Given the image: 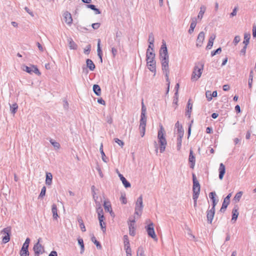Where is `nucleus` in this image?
I'll return each instance as SVG.
<instances>
[{
	"instance_id": "45",
	"label": "nucleus",
	"mask_w": 256,
	"mask_h": 256,
	"mask_svg": "<svg viewBox=\"0 0 256 256\" xmlns=\"http://www.w3.org/2000/svg\"><path fill=\"white\" fill-rule=\"evenodd\" d=\"M144 252L143 247L140 246L137 250V256H144Z\"/></svg>"
},
{
	"instance_id": "33",
	"label": "nucleus",
	"mask_w": 256,
	"mask_h": 256,
	"mask_svg": "<svg viewBox=\"0 0 256 256\" xmlns=\"http://www.w3.org/2000/svg\"><path fill=\"white\" fill-rule=\"evenodd\" d=\"M146 116H140V128H146Z\"/></svg>"
},
{
	"instance_id": "5",
	"label": "nucleus",
	"mask_w": 256,
	"mask_h": 256,
	"mask_svg": "<svg viewBox=\"0 0 256 256\" xmlns=\"http://www.w3.org/2000/svg\"><path fill=\"white\" fill-rule=\"evenodd\" d=\"M143 207L142 196L141 195L136 202L134 214L138 216L141 215Z\"/></svg>"
},
{
	"instance_id": "49",
	"label": "nucleus",
	"mask_w": 256,
	"mask_h": 256,
	"mask_svg": "<svg viewBox=\"0 0 256 256\" xmlns=\"http://www.w3.org/2000/svg\"><path fill=\"white\" fill-rule=\"evenodd\" d=\"M46 187L45 186H43L42 188L40 193L38 196V198H42L46 194Z\"/></svg>"
},
{
	"instance_id": "7",
	"label": "nucleus",
	"mask_w": 256,
	"mask_h": 256,
	"mask_svg": "<svg viewBox=\"0 0 256 256\" xmlns=\"http://www.w3.org/2000/svg\"><path fill=\"white\" fill-rule=\"evenodd\" d=\"M24 71L27 72L28 74H32V72L36 74L40 75V74L38 68L32 65V66L29 67L26 65H23L22 67Z\"/></svg>"
},
{
	"instance_id": "60",
	"label": "nucleus",
	"mask_w": 256,
	"mask_h": 256,
	"mask_svg": "<svg viewBox=\"0 0 256 256\" xmlns=\"http://www.w3.org/2000/svg\"><path fill=\"white\" fill-rule=\"evenodd\" d=\"M90 50V45H88L84 50V53L86 54H88Z\"/></svg>"
},
{
	"instance_id": "16",
	"label": "nucleus",
	"mask_w": 256,
	"mask_h": 256,
	"mask_svg": "<svg viewBox=\"0 0 256 256\" xmlns=\"http://www.w3.org/2000/svg\"><path fill=\"white\" fill-rule=\"evenodd\" d=\"M219 178L222 180L223 179L224 176L226 172V168L224 165L222 163H220L218 169Z\"/></svg>"
},
{
	"instance_id": "38",
	"label": "nucleus",
	"mask_w": 256,
	"mask_h": 256,
	"mask_svg": "<svg viewBox=\"0 0 256 256\" xmlns=\"http://www.w3.org/2000/svg\"><path fill=\"white\" fill-rule=\"evenodd\" d=\"M124 246L126 248L130 247V242L128 240V238L127 235H124Z\"/></svg>"
},
{
	"instance_id": "40",
	"label": "nucleus",
	"mask_w": 256,
	"mask_h": 256,
	"mask_svg": "<svg viewBox=\"0 0 256 256\" xmlns=\"http://www.w3.org/2000/svg\"><path fill=\"white\" fill-rule=\"evenodd\" d=\"M252 80H253V71L251 70L250 72V76H249V79H248V86L249 88H251L252 86Z\"/></svg>"
},
{
	"instance_id": "1",
	"label": "nucleus",
	"mask_w": 256,
	"mask_h": 256,
	"mask_svg": "<svg viewBox=\"0 0 256 256\" xmlns=\"http://www.w3.org/2000/svg\"><path fill=\"white\" fill-rule=\"evenodd\" d=\"M164 130L162 126H161L158 134V143L160 144V150L161 153L164 152L167 144V142L164 136Z\"/></svg>"
},
{
	"instance_id": "3",
	"label": "nucleus",
	"mask_w": 256,
	"mask_h": 256,
	"mask_svg": "<svg viewBox=\"0 0 256 256\" xmlns=\"http://www.w3.org/2000/svg\"><path fill=\"white\" fill-rule=\"evenodd\" d=\"M162 64V70H163L166 78V81L168 82V92L169 90V86H170V81L168 78V74H169V68H168V62L169 59L167 60H160Z\"/></svg>"
},
{
	"instance_id": "10",
	"label": "nucleus",
	"mask_w": 256,
	"mask_h": 256,
	"mask_svg": "<svg viewBox=\"0 0 256 256\" xmlns=\"http://www.w3.org/2000/svg\"><path fill=\"white\" fill-rule=\"evenodd\" d=\"M232 196L231 194H229L224 199V202L222 204V208L220 210L221 212H224L225 210L227 208L228 205L230 204V198Z\"/></svg>"
},
{
	"instance_id": "19",
	"label": "nucleus",
	"mask_w": 256,
	"mask_h": 256,
	"mask_svg": "<svg viewBox=\"0 0 256 256\" xmlns=\"http://www.w3.org/2000/svg\"><path fill=\"white\" fill-rule=\"evenodd\" d=\"M192 104L190 102V100H189L186 106V116H188V118L190 116V113L192 110Z\"/></svg>"
},
{
	"instance_id": "15",
	"label": "nucleus",
	"mask_w": 256,
	"mask_h": 256,
	"mask_svg": "<svg viewBox=\"0 0 256 256\" xmlns=\"http://www.w3.org/2000/svg\"><path fill=\"white\" fill-rule=\"evenodd\" d=\"M130 224H128V228H129V234L132 236H134L135 235V220L134 219L132 220H130Z\"/></svg>"
},
{
	"instance_id": "32",
	"label": "nucleus",
	"mask_w": 256,
	"mask_h": 256,
	"mask_svg": "<svg viewBox=\"0 0 256 256\" xmlns=\"http://www.w3.org/2000/svg\"><path fill=\"white\" fill-rule=\"evenodd\" d=\"M93 91L98 96H100L101 94V88L98 84H94L93 86Z\"/></svg>"
},
{
	"instance_id": "48",
	"label": "nucleus",
	"mask_w": 256,
	"mask_h": 256,
	"mask_svg": "<svg viewBox=\"0 0 256 256\" xmlns=\"http://www.w3.org/2000/svg\"><path fill=\"white\" fill-rule=\"evenodd\" d=\"M196 20H197L196 18H191V23L190 24V27H191L192 28H195V27L196 25Z\"/></svg>"
},
{
	"instance_id": "14",
	"label": "nucleus",
	"mask_w": 256,
	"mask_h": 256,
	"mask_svg": "<svg viewBox=\"0 0 256 256\" xmlns=\"http://www.w3.org/2000/svg\"><path fill=\"white\" fill-rule=\"evenodd\" d=\"M34 252L35 256H38L42 252V246L40 244V239L38 242L34 245Z\"/></svg>"
},
{
	"instance_id": "4",
	"label": "nucleus",
	"mask_w": 256,
	"mask_h": 256,
	"mask_svg": "<svg viewBox=\"0 0 256 256\" xmlns=\"http://www.w3.org/2000/svg\"><path fill=\"white\" fill-rule=\"evenodd\" d=\"M160 60H167L169 59L168 49L166 44L164 42H162V44L160 50Z\"/></svg>"
},
{
	"instance_id": "56",
	"label": "nucleus",
	"mask_w": 256,
	"mask_h": 256,
	"mask_svg": "<svg viewBox=\"0 0 256 256\" xmlns=\"http://www.w3.org/2000/svg\"><path fill=\"white\" fill-rule=\"evenodd\" d=\"M120 200L124 204H126L127 202L126 198V194H122L120 198Z\"/></svg>"
},
{
	"instance_id": "61",
	"label": "nucleus",
	"mask_w": 256,
	"mask_h": 256,
	"mask_svg": "<svg viewBox=\"0 0 256 256\" xmlns=\"http://www.w3.org/2000/svg\"><path fill=\"white\" fill-rule=\"evenodd\" d=\"M100 24L99 22L94 23L92 24V28L94 30H97L98 29L100 26Z\"/></svg>"
},
{
	"instance_id": "50",
	"label": "nucleus",
	"mask_w": 256,
	"mask_h": 256,
	"mask_svg": "<svg viewBox=\"0 0 256 256\" xmlns=\"http://www.w3.org/2000/svg\"><path fill=\"white\" fill-rule=\"evenodd\" d=\"M221 52H222V48H217L216 50H213L211 52V56H215L217 54H220Z\"/></svg>"
},
{
	"instance_id": "41",
	"label": "nucleus",
	"mask_w": 256,
	"mask_h": 256,
	"mask_svg": "<svg viewBox=\"0 0 256 256\" xmlns=\"http://www.w3.org/2000/svg\"><path fill=\"white\" fill-rule=\"evenodd\" d=\"M104 206L106 211L110 212V213L112 212V209L110 204L107 203L106 202H104Z\"/></svg>"
},
{
	"instance_id": "18",
	"label": "nucleus",
	"mask_w": 256,
	"mask_h": 256,
	"mask_svg": "<svg viewBox=\"0 0 256 256\" xmlns=\"http://www.w3.org/2000/svg\"><path fill=\"white\" fill-rule=\"evenodd\" d=\"M118 176L122 182V184L126 188L130 187V184L126 180V178L120 173L118 174Z\"/></svg>"
},
{
	"instance_id": "27",
	"label": "nucleus",
	"mask_w": 256,
	"mask_h": 256,
	"mask_svg": "<svg viewBox=\"0 0 256 256\" xmlns=\"http://www.w3.org/2000/svg\"><path fill=\"white\" fill-rule=\"evenodd\" d=\"M52 210L53 218L55 220H57L58 216V210H57V207H56V204H53L52 205Z\"/></svg>"
},
{
	"instance_id": "46",
	"label": "nucleus",
	"mask_w": 256,
	"mask_h": 256,
	"mask_svg": "<svg viewBox=\"0 0 256 256\" xmlns=\"http://www.w3.org/2000/svg\"><path fill=\"white\" fill-rule=\"evenodd\" d=\"M102 148H103V146H102V144L100 146V154H102V160L104 162H107V161L106 160V155L104 152Z\"/></svg>"
},
{
	"instance_id": "11",
	"label": "nucleus",
	"mask_w": 256,
	"mask_h": 256,
	"mask_svg": "<svg viewBox=\"0 0 256 256\" xmlns=\"http://www.w3.org/2000/svg\"><path fill=\"white\" fill-rule=\"evenodd\" d=\"M204 40V33L201 32L199 33L197 39L196 46L197 47H200L202 46Z\"/></svg>"
},
{
	"instance_id": "63",
	"label": "nucleus",
	"mask_w": 256,
	"mask_h": 256,
	"mask_svg": "<svg viewBox=\"0 0 256 256\" xmlns=\"http://www.w3.org/2000/svg\"><path fill=\"white\" fill-rule=\"evenodd\" d=\"M124 248L126 250L127 256H132V253H131L132 250H131L130 247H129L128 248Z\"/></svg>"
},
{
	"instance_id": "25",
	"label": "nucleus",
	"mask_w": 256,
	"mask_h": 256,
	"mask_svg": "<svg viewBox=\"0 0 256 256\" xmlns=\"http://www.w3.org/2000/svg\"><path fill=\"white\" fill-rule=\"evenodd\" d=\"M87 67L92 71L95 69V65L93 62L90 59H87L86 60Z\"/></svg>"
},
{
	"instance_id": "55",
	"label": "nucleus",
	"mask_w": 256,
	"mask_h": 256,
	"mask_svg": "<svg viewBox=\"0 0 256 256\" xmlns=\"http://www.w3.org/2000/svg\"><path fill=\"white\" fill-rule=\"evenodd\" d=\"M50 142L56 148L58 149L60 147V144L58 142H54L52 140H50Z\"/></svg>"
},
{
	"instance_id": "57",
	"label": "nucleus",
	"mask_w": 256,
	"mask_h": 256,
	"mask_svg": "<svg viewBox=\"0 0 256 256\" xmlns=\"http://www.w3.org/2000/svg\"><path fill=\"white\" fill-rule=\"evenodd\" d=\"M114 142H115L116 143H117V144H118L119 146H120L121 147H122V146H124V142L122 140H119V139H118V138H114Z\"/></svg>"
},
{
	"instance_id": "35",
	"label": "nucleus",
	"mask_w": 256,
	"mask_h": 256,
	"mask_svg": "<svg viewBox=\"0 0 256 256\" xmlns=\"http://www.w3.org/2000/svg\"><path fill=\"white\" fill-rule=\"evenodd\" d=\"M78 221L80 224V228L82 231L83 232H86V228H85V226H84V223L83 222L82 218L80 217H78Z\"/></svg>"
},
{
	"instance_id": "39",
	"label": "nucleus",
	"mask_w": 256,
	"mask_h": 256,
	"mask_svg": "<svg viewBox=\"0 0 256 256\" xmlns=\"http://www.w3.org/2000/svg\"><path fill=\"white\" fill-rule=\"evenodd\" d=\"M78 243L80 246V253L82 254L84 252V248L83 240L81 238H78Z\"/></svg>"
},
{
	"instance_id": "9",
	"label": "nucleus",
	"mask_w": 256,
	"mask_h": 256,
	"mask_svg": "<svg viewBox=\"0 0 256 256\" xmlns=\"http://www.w3.org/2000/svg\"><path fill=\"white\" fill-rule=\"evenodd\" d=\"M155 54L152 52H149V50H146V64L153 63L155 62Z\"/></svg>"
},
{
	"instance_id": "34",
	"label": "nucleus",
	"mask_w": 256,
	"mask_h": 256,
	"mask_svg": "<svg viewBox=\"0 0 256 256\" xmlns=\"http://www.w3.org/2000/svg\"><path fill=\"white\" fill-rule=\"evenodd\" d=\"M104 218H102V216H100V218H98L100 224L103 232H105L106 231V224L104 222Z\"/></svg>"
},
{
	"instance_id": "47",
	"label": "nucleus",
	"mask_w": 256,
	"mask_h": 256,
	"mask_svg": "<svg viewBox=\"0 0 256 256\" xmlns=\"http://www.w3.org/2000/svg\"><path fill=\"white\" fill-rule=\"evenodd\" d=\"M182 137H178L177 138V150H180L181 148Z\"/></svg>"
},
{
	"instance_id": "37",
	"label": "nucleus",
	"mask_w": 256,
	"mask_h": 256,
	"mask_svg": "<svg viewBox=\"0 0 256 256\" xmlns=\"http://www.w3.org/2000/svg\"><path fill=\"white\" fill-rule=\"evenodd\" d=\"M250 38V34L248 33H245L244 34V40L243 42V43L246 46H248V44H249V40Z\"/></svg>"
},
{
	"instance_id": "20",
	"label": "nucleus",
	"mask_w": 256,
	"mask_h": 256,
	"mask_svg": "<svg viewBox=\"0 0 256 256\" xmlns=\"http://www.w3.org/2000/svg\"><path fill=\"white\" fill-rule=\"evenodd\" d=\"M96 204H97V202H96ZM96 212L98 214V218L102 216V218H104L103 214V210L100 203L98 204H96Z\"/></svg>"
},
{
	"instance_id": "53",
	"label": "nucleus",
	"mask_w": 256,
	"mask_h": 256,
	"mask_svg": "<svg viewBox=\"0 0 256 256\" xmlns=\"http://www.w3.org/2000/svg\"><path fill=\"white\" fill-rule=\"evenodd\" d=\"M146 107L144 106V102H142V112H141L140 116H146Z\"/></svg>"
},
{
	"instance_id": "21",
	"label": "nucleus",
	"mask_w": 256,
	"mask_h": 256,
	"mask_svg": "<svg viewBox=\"0 0 256 256\" xmlns=\"http://www.w3.org/2000/svg\"><path fill=\"white\" fill-rule=\"evenodd\" d=\"M216 38V35L215 34H212L210 37L208 44H207V46L206 47V48L208 50L210 49L213 45L214 41V39Z\"/></svg>"
},
{
	"instance_id": "8",
	"label": "nucleus",
	"mask_w": 256,
	"mask_h": 256,
	"mask_svg": "<svg viewBox=\"0 0 256 256\" xmlns=\"http://www.w3.org/2000/svg\"><path fill=\"white\" fill-rule=\"evenodd\" d=\"M11 232L10 227H7L3 229L1 233L5 234L4 236L2 238V242L6 244L10 240V234Z\"/></svg>"
},
{
	"instance_id": "64",
	"label": "nucleus",
	"mask_w": 256,
	"mask_h": 256,
	"mask_svg": "<svg viewBox=\"0 0 256 256\" xmlns=\"http://www.w3.org/2000/svg\"><path fill=\"white\" fill-rule=\"evenodd\" d=\"M252 36L254 38L256 37V25L255 24L252 26Z\"/></svg>"
},
{
	"instance_id": "59",
	"label": "nucleus",
	"mask_w": 256,
	"mask_h": 256,
	"mask_svg": "<svg viewBox=\"0 0 256 256\" xmlns=\"http://www.w3.org/2000/svg\"><path fill=\"white\" fill-rule=\"evenodd\" d=\"M216 194L215 192H210L209 194V197L212 200V201H213L214 200H216Z\"/></svg>"
},
{
	"instance_id": "51",
	"label": "nucleus",
	"mask_w": 256,
	"mask_h": 256,
	"mask_svg": "<svg viewBox=\"0 0 256 256\" xmlns=\"http://www.w3.org/2000/svg\"><path fill=\"white\" fill-rule=\"evenodd\" d=\"M242 192H239L236 194L234 196V199L237 201H239L240 199L242 196Z\"/></svg>"
},
{
	"instance_id": "17",
	"label": "nucleus",
	"mask_w": 256,
	"mask_h": 256,
	"mask_svg": "<svg viewBox=\"0 0 256 256\" xmlns=\"http://www.w3.org/2000/svg\"><path fill=\"white\" fill-rule=\"evenodd\" d=\"M188 161L190 163V167L193 168L195 165L196 160L195 156H194L193 151L192 150H190Z\"/></svg>"
},
{
	"instance_id": "36",
	"label": "nucleus",
	"mask_w": 256,
	"mask_h": 256,
	"mask_svg": "<svg viewBox=\"0 0 256 256\" xmlns=\"http://www.w3.org/2000/svg\"><path fill=\"white\" fill-rule=\"evenodd\" d=\"M86 7L88 8H90L91 10H94L96 14H100L101 13L99 9L96 8V6L94 4H87Z\"/></svg>"
},
{
	"instance_id": "43",
	"label": "nucleus",
	"mask_w": 256,
	"mask_h": 256,
	"mask_svg": "<svg viewBox=\"0 0 256 256\" xmlns=\"http://www.w3.org/2000/svg\"><path fill=\"white\" fill-rule=\"evenodd\" d=\"M92 241L96 245V247L98 249H101L102 246L99 242L96 240V238L94 236H92L91 238Z\"/></svg>"
},
{
	"instance_id": "26",
	"label": "nucleus",
	"mask_w": 256,
	"mask_h": 256,
	"mask_svg": "<svg viewBox=\"0 0 256 256\" xmlns=\"http://www.w3.org/2000/svg\"><path fill=\"white\" fill-rule=\"evenodd\" d=\"M232 221L234 220V222H235L239 214V212H238V209L234 207V208H233V210H232Z\"/></svg>"
},
{
	"instance_id": "62",
	"label": "nucleus",
	"mask_w": 256,
	"mask_h": 256,
	"mask_svg": "<svg viewBox=\"0 0 256 256\" xmlns=\"http://www.w3.org/2000/svg\"><path fill=\"white\" fill-rule=\"evenodd\" d=\"M106 120L108 123L111 124L112 122V118L111 116H108L106 117Z\"/></svg>"
},
{
	"instance_id": "6",
	"label": "nucleus",
	"mask_w": 256,
	"mask_h": 256,
	"mask_svg": "<svg viewBox=\"0 0 256 256\" xmlns=\"http://www.w3.org/2000/svg\"><path fill=\"white\" fill-rule=\"evenodd\" d=\"M146 230L148 235L154 240H157V237L154 230V224L150 222L146 226Z\"/></svg>"
},
{
	"instance_id": "28",
	"label": "nucleus",
	"mask_w": 256,
	"mask_h": 256,
	"mask_svg": "<svg viewBox=\"0 0 256 256\" xmlns=\"http://www.w3.org/2000/svg\"><path fill=\"white\" fill-rule=\"evenodd\" d=\"M52 175L50 172L46 173V184L47 185H50L52 183Z\"/></svg>"
},
{
	"instance_id": "13",
	"label": "nucleus",
	"mask_w": 256,
	"mask_h": 256,
	"mask_svg": "<svg viewBox=\"0 0 256 256\" xmlns=\"http://www.w3.org/2000/svg\"><path fill=\"white\" fill-rule=\"evenodd\" d=\"M215 214V210L210 209L206 212V218L208 222L212 224Z\"/></svg>"
},
{
	"instance_id": "30",
	"label": "nucleus",
	"mask_w": 256,
	"mask_h": 256,
	"mask_svg": "<svg viewBox=\"0 0 256 256\" xmlns=\"http://www.w3.org/2000/svg\"><path fill=\"white\" fill-rule=\"evenodd\" d=\"M10 106V111L12 114L13 116L14 115V114L16 113L18 108V106L16 103H14L12 104H9Z\"/></svg>"
},
{
	"instance_id": "29",
	"label": "nucleus",
	"mask_w": 256,
	"mask_h": 256,
	"mask_svg": "<svg viewBox=\"0 0 256 256\" xmlns=\"http://www.w3.org/2000/svg\"><path fill=\"white\" fill-rule=\"evenodd\" d=\"M68 46L71 50H76L77 48V44L74 42L72 38L68 39Z\"/></svg>"
},
{
	"instance_id": "52",
	"label": "nucleus",
	"mask_w": 256,
	"mask_h": 256,
	"mask_svg": "<svg viewBox=\"0 0 256 256\" xmlns=\"http://www.w3.org/2000/svg\"><path fill=\"white\" fill-rule=\"evenodd\" d=\"M20 256H29V252L26 250H20Z\"/></svg>"
},
{
	"instance_id": "22",
	"label": "nucleus",
	"mask_w": 256,
	"mask_h": 256,
	"mask_svg": "<svg viewBox=\"0 0 256 256\" xmlns=\"http://www.w3.org/2000/svg\"><path fill=\"white\" fill-rule=\"evenodd\" d=\"M100 40L98 39V49H97V52H98V55L100 58V62L102 63V50H101L100 46Z\"/></svg>"
},
{
	"instance_id": "2",
	"label": "nucleus",
	"mask_w": 256,
	"mask_h": 256,
	"mask_svg": "<svg viewBox=\"0 0 256 256\" xmlns=\"http://www.w3.org/2000/svg\"><path fill=\"white\" fill-rule=\"evenodd\" d=\"M204 63L202 62H200L196 64L194 68L191 78L192 80H196L200 77L204 68Z\"/></svg>"
},
{
	"instance_id": "24",
	"label": "nucleus",
	"mask_w": 256,
	"mask_h": 256,
	"mask_svg": "<svg viewBox=\"0 0 256 256\" xmlns=\"http://www.w3.org/2000/svg\"><path fill=\"white\" fill-rule=\"evenodd\" d=\"M206 7L204 5L201 6L200 8V11L198 14V17L196 18H198L200 20L203 18L204 14L206 12Z\"/></svg>"
},
{
	"instance_id": "12",
	"label": "nucleus",
	"mask_w": 256,
	"mask_h": 256,
	"mask_svg": "<svg viewBox=\"0 0 256 256\" xmlns=\"http://www.w3.org/2000/svg\"><path fill=\"white\" fill-rule=\"evenodd\" d=\"M63 16L66 24L68 26H70L72 23V18L70 13L68 12H64Z\"/></svg>"
},
{
	"instance_id": "23",
	"label": "nucleus",
	"mask_w": 256,
	"mask_h": 256,
	"mask_svg": "<svg viewBox=\"0 0 256 256\" xmlns=\"http://www.w3.org/2000/svg\"><path fill=\"white\" fill-rule=\"evenodd\" d=\"M147 66L148 70L152 72H154V76L156 73V62H153V63L146 64Z\"/></svg>"
},
{
	"instance_id": "31",
	"label": "nucleus",
	"mask_w": 256,
	"mask_h": 256,
	"mask_svg": "<svg viewBox=\"0 0 256 256\" xmlns=\"http://www.w3.org/2000/svg\"><path fill=\"white\" fill-rule=\"evenodd\" d=\"M122 36V33L121 32L117 31L116 34L115 40L116 41L118 46L120 47V38Z\"/></svg>"
},
{
	"instance_id": "58",
	"label": "nucleus",
	"mask_w": 256,
	"mask_h": 256,
	"mask_svg": "<svg viewBox=\"0 0 256 256\" xmlns=\"http://www.w3.org/2000/svg\"><path fill=\"white\" fill-rule=\"evenodd\" d=\"M240 40V38L239 36L234 37L233 42L235 45L237 44Z\"/></svg>"
},
{
	"instance_id": "42",
	"label": "nucleus",
	"mask_w": 256,
	"mask_h": 256,
	"mask_svg": "<svg viewBox=\"0 0 256 256\" xmlns=\"http://www.w3.org/2000/svg\"><path fill=\"white\" fill-rule=\"evenodd\" d=\"M178 137H183L184 134V130L182 126H180L177 128Z\"/></svg>"
},
{
	"instance_id": "44",
	"label": "nucleus",
	"mask_w": 256,
	"mask_h": 256,
	"mask_svg": "<svg viewBox=\"0 0 256 256\" xmlns=\"http://www.w3.org/2000/svg\"><path fill=\"white\" fill-rule=\"evenodd\" d=\"M154 42V34L151 32L149 34L148 42L150 44H153Z\"/></svg>"
},
{
	"instance_id": "54",
	"label": "nucleus",
	"mask_w": 256,
	"mask_h": 256,
	"mask_svg": "<svg viewBox=\"0 0 256 256\" xmlns=\"http://www.w3.org/2000/svg\"><path fill=\"white\" fill-rule=\"evenodd\" d=\"M206 96L208 101H210L212 100V95L210 91H207L206 92Z\"/></svg>"
}]
</instances>
